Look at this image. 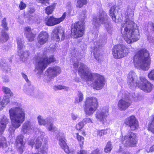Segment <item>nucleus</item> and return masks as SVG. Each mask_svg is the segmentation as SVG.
<instances>
[{"label": "nucleus", "instance_id": "19", "mask_svg": "<svg viewBox=\"0 0 154 154\" xmlns=\"http://www.w3.org/2000/svg\"><path fill=\"white\" fill-rule=\"evenodd\" d=\"M137 76L136 73L133 71H131L128 74L127 82L129 87H136L139 83L136 82Z\"/></svg>", "mask_w": 154, "mask_h": 154}, {"label": "nucleus", "instance_id": "56", "mask_svg": "<svg viewBox=\"0 0 154 154\" xmlns=\"http://www.w3.org/2000/svg\"><path fill=\"white\" fill-rule=\"evenodd\" d=\"M81 148V149L80 150L79 154H87V152L86 151L82 149L83 148Z\"/></svg>", "mask_w": 154, "mask_h": 154}, {"label": "nucleus", "instance_id": "64", "mask_svg": "<svg viewBox=\"0 0 154 154\" xmlns=\"http://www.w3.org/2000/svg\"><path fill=\"white\" fill-rule=\"evenodd\" d=\"M4 81H5V82H8V80L7 79V80H5V79Z\"/></svg>", "mask_w": 154, "mask_h": 154}, {"label": "nucleus", "instance_id": "57", "mask_svg": "<svg viewBox=\"0 0 154 154\" xmlns=\"http://www.w3.org/2000/svg\"><path fill=\"white\" fill-rule=\"evenodd\" d=\"M71 117L73 120H75L77 119L78 116L77 115L72 114L71 115Z\"/></svg>", "mask_w": 154, "mask_h": 154}, {"label": "nucleus", "instance_id": "52", "mask_svg": "<svg viewBox=\"0 0 154 154\" xmlns=\"http://www.w3.org/2000/svg\"><path fill=\"white\" fill-rule=\"evenodd\" d=\"M22 77L25 79L26 82L28 83H29V81L28 79L27 76L23 72H22L21 73Z\"/></svg>", "mask_w": 154, "mask_h": 154}, {"label": "nucleus", "instance_id": "11", "mask_svg": "<svg viewBox=\"0 0 154 154\" xmlns=\"http://www.w3.org/2000/svg\"><path fill=\"white\" fill-rule=\"evenodd\" d=\"M61 68L58 66L51 67L48 68L45 72V74L47 76L48 82L52 80L57 75L61 73Z\"/></svg>", "mask_w": 154, "mask_h": 154}, {"label": "nucleus", "instance_id": "16", "mask_svg": "<svg viewBox=\"0 0 154 154\" xmlns=\"http://www.w3.org/2000/svg\"><path fill=\"white\" fill-rule=\"evenodd\" d=\"M52 38L57 42L63 40L65 38L63 30L61 27H57L55 28L53 30L51 33Z\"/></svg>", "mask_w": 154, "mask_h": 154}, {"label": "nucleus", "instance_id": "29", "mask_svg": "<svg viewBox=\"0 0 154 154\" xmlns=\"http://www.w3.org/2000/svg\"><path fill=\"white\" fill-rule=\"evenodd\" d=\"M84 23L83 21H79L72 26V29H76L84 31Z\"/></svg>", "mask_w": 154, "mask_h": 154}, {"label": "nucleus", "instance_id": "2", "mask_svg": "<svg viewBox=\"0 0 154 154\" xmlns=\"http://www.w3.org/2000/svg\"><path fill=\"white\" fill-rule=\"evenodd\" d=\"M134 63L135 66L139 69H149L151 63L149 51L145 48L138 51L134 57Z\"/></svg>", "mask_w": 154, "mask_h": 154}, {"label": "nucleus", "instance_id": "27", "mask_svg": "<svg viewBox=\"0 0 154 154\" xmlns=\"http://www.w3.org/2000/svg\"><path fill=\"white\" fill-rule=\"evenodd\" d=\"M18 55L20 58L23 59V60H25L29 57L30 54L29 51L27 50H24V49L20 50L18 51Z\"/></svg>", "mask_w": 154, "mask_h": 154}, {"label": "nucleus", "instance_id": "63", "mask_svg": "<svg viewBox=\"0 0 154 154\" xmlns=\"http://www.w3.org/2000/svg\"><path fill=\"white\" fill-rule=\"evenodd\" d=\"M151 30H152V31H151V32H152V31L153 32L152 33V35H152V38H154V32L153 31H152V29H151Z\"/></svg>", "mask_w": 154, "mask_h": 154}, {"label": "nucleus", "instance_id": "8", "mask_svg": "<svg viewBox=\"0 0 154 154\" xmlns=\"http://www.w3.org/2000/svg\"><path fill=\"white\" fill-rule=\"evenodd\" d=\"M131 103L130 94L128 92L123 93L121 98L118 102V109L121 111H125L131 105Z\"/></svg>", "mask_w": 154, "mask_h": 154}, {"label": "nucleus", "instance_id": "15", "mask_svg": "<svg viewBox=\"0 0 154 154\" xmlns=\"http://www.w3.org/2000/svg\"><path fill=\"white\" fill-rule=\"evenodd\" d=\"M124 123L128 126L131 130H134L138 127L137 120L134 116H131L127 118L125 120Z\"/></svg>", "mask_w": 154, "mask_h": 154}, {"label": "nucleus", "instance_id": "54", "mask_svg": "<svg viewBox=\"0 0 154 154\" xmlns=\"http://www.w3.org/2000/svg\"><path fill=\"white\" fill-rule=\"evenodd\" d=\"M91 154H100V150L97 148L91 152Z\"/></svg>", "mask_w": 154, "mask_h": 154}, {"label": "nucleus", "instance_id": "5", "mask_svg": "<svg viewBox=\"0 0 154 154\" xmlns=\"http://www.w3.org/2000/svg\"><path fill=\"white\" fill-rule=\"evenodd\" d=\"M84 105V109L86 115H92L98 106L97 99L95 97H88L86 98Z\"/></svg>", "mask_w": 154, "mask_h": 154}, {"label": "nucleus", "instance_id": "3", "mask_svg": "<svg viewBox=\"0 0 154 154\" xmlns=\"http://www.w3.org/2000/svg\"><path fill=\"white\" fill-rule=\"evenodd\" d=\"M9 117L12 126L14 129L13 131L19 128L24 121L25 114L24 110L21 106L13 107L9 109Z\"/></svg>", "mask_w": 154, "mask_h": 154}, {"label": "nucleus", "instance_id": "17", "mask_svg": "<svg viewBox=\"0 0 154 154\" xmlns=\"http://www.w3.org/2000/svg\"><path fill=\"white\" fill-rule=\"evenodd\" d=\"M66 14L64 13L62 16L59 18H56L53 17H51L45 20L46 24L48 26H52L57 24L63 21L65 18Z\"/></svg>", "mask_w": 154, "mask_h": 154}, {"label": "nucleus", "instance_id": "49", "mask_svg": "<svg viewBox=\"0 0 154 154\" xmlns=\"http://www.w3.org/2000/svg\"><path fill=\"white\" fill-rule=\"evenodd\" d=\"M26 7V4L23 2H21L19 5V7L21 10L24 9Z\"/></svg>", "mask_w": 154, "mask_h": 154}, {"label": "nucleus", "instance_id": "24", "mask_svg": "<svg viewBox=\"0 0 154 154\" xmlns=\"http://www.w3.org/2000/svg\"><path fill=\"white\" fill-rule=\"evenodd\" d=\"M24 34L29 41L32 42L33 41L35 36V34L32 33L30 27H27L24 29Z\"/></svg>", "mask_w": 154, "mask_h": 154}, {"label": "nucleus", "instance_id": "47", "mask_svg": "<svg viewBox=\"0 0 154 154\" xmlns=\"http://www.w3.org/2000/svg\"><path fill=\"white\" fill-rule=\"evenodd\" d=\"M148 76L150 79L154 80V69H152L149 73Z\"/></svg>", "mask_w": 154, "mask_h": 154}, {"label": "nucleus", "instance_id": "23", "mask_svg": "<svg viewBox=\"0 0 154 154\" xmlns=\"http://www.w3.org/2000/svg\"><path fill=\"white\" fill-rule=\"evenodd\" d=\"M0 135L2 134L5 130L7 125L9 122V119L4 115L2 116L0 118Z\"/></svg>", "mask_w": 154, "mask_h": 154}, {"label": "nucleus", "instance_id": "20", "mask_svg": "<svg viewBox=\"0 0 154 154\" xmlns=\"http://www.w3.org/2000/svg\"><path fill=\"white\" fill-rule=\"evenodd\" d=\"M108 115L107 111L105 110L97 111L96 113L95 117L97 120L104 124L107 121V116Z\"/></svg>", "mask_w": 154, "mask_h": 154}, {"label": "nucleus", "instance_id": "34", "mask_svg": "<svg viewBox=\"0 0 154 154\" xmlns=\"http://www.w3.org/2000/svg\"><path fill=\"white\" fill-rule=\"evenodd\" d=\"M109 15L111 17L112 20L116 22V14L115 9L114 7H112L109 11Z\"/></svg>", "mask_w": 154, "mask_h": 154}, {"label": "nucleus", "instance_id": "25", "mask_svg": "<svg viewBox=\"0 0 154 154\" xmlns=\"http://www.w3.org/2000/svg\"><path fill=\"white\" fill-rule=\"evenodd\" d=\"M23 136L20 135L17 136V144L16 145L17 148H18L20 152H22L24 148V144L23 142Z\"/></svg>", "mask_w": 154, "mask_h": 154}, {"label": "nucleus", "instance_id": "28", "mask_svg": "<svg viewBox=\"0 0 154 154\" xmlns=\"http://www.w3.org/2000/svg\"><path fill=\"white\" fill-rule=\"evenodd\" d=\"M23 91L26 94L30 95H32L34 92V88L30 85L26 84L23 87Z\"/></svg>", "mask_w": 154, "mask_h": 154}, {"label": "nucleus", "instance_id": "39", "mask_svg": "<svg viewBox=\"0 0 154 154\" xmlns=\"http://www.w3.org/2000/svg\"><path fill=\"white\" fill-rule=\"evenodd\" d=\"M110 130L109 129L103 130L101 131L98 130L97 131V136L101 137L103 135L106 134L110 132Z\"/></svg>", "mask_w": 154, "mask_h": 154}, {"label": "nucleus", "instance_id": "10", "mask_svg": "<svg viewBox=\"0 0 154 154\" xmlns=\"http://www.w3.org/2000/svg\"><path fill=\"white\" fill-rule=\"evenodd\" d=\"M136 135L130 131L121 139L122 143L126 147L134 146L136 143Z\"/></svg>", "mask_w": 154, "mask_h": 154}, {"label": "nucleus", "instance_id": "43", "mask_svg": "<svg viewBox=\"0 0 154 154\" xmlns=\"http://www.w3.org/2000/svg\"><path fill=\"white\" fill-rule=\"evenodd\" d=\"M112 149V146L110 142H108L106 146L104 149V151L108 153L110 152Z\"/></svg>", "mask_w": 154, "mask_h": 154}, {"label": "nucleus", "instance_id": "59", "mask_svg": "<svg viewBox=\"0 0 154 154\" xmlns=\"http://www.w3.org/2000/svg\"><path fill=\"white\" fill-rule=\"evenodd\" d=\"M82 16H83L84 17L83 19H84L87 17V15L86 12H83L82 14Z\"/></svg>", "mask_w": 154, "mask_h": 154}, {"label": "nucleus", "instance_id": "45", "mask_svg": "<svg viewBox=\"0 0 154 154\" xmlns=\"http://www.w3.org/2000/svg\"><path fill=\"white\" fill-rule=\"evenodd\" d=\"M54 88L55 90H57V89L61 90L62 89L67 90L69 88L68 87H66L63 86L59 85L55 86H54Z\"/></svg>", "mask_w": 154, "mask_h": 154}, {"label": "nucleus", "instance_id": "35", "mask_svg": "<svg viewBox=\"0 0 154 154\" xmlns=\"http://www.w3.org/2000/svg\"><path fill=\"white\" fill-rule=\"evenodd\" d=\"M76 138L79 142L80 146L81 148H83V145L84 141V138L81 136L79 135L78 133L76 134Z\"/></svg>", "mask_w": 154, "mask_h": 154}, {"label": "nucleus", "instance_id": "14", "mask_svg": "<svg viewBox=\"0 0 154 154\" xmlns=\"http://www.w3.org/2000/svg\"><path fill=\"white\" fill-rule=\"evenodd\" d=\"M92 75V78L94 77L95 80L93 83V87L94 89L97 90H99L102 88L104 86L105 84L104 78L103 76L99 74L93 75Z\"/></svg>", "mask_w": 154, "mask_h": 154}, {"label": "nucleus", "instance_id": "37", "mask_svg": "<svg viewBox=\"0 0 154 154\" xmlns=\"http://www.w3.org/2000/svg\"><path fill=\"white\" fill-rule=\"evenodd\" d=\"M78 97L76 98L75 102L79 103L82 101L83 99V95L82 93L79 91L77 93Z\"/></svg>", "mask_w": 154, "mask_h": 154}, {"label": "nucleus", "instance_id": "7", "mask_svg": "<svg viewBox=\"0 0 154 154\" xmlns=\"http://www.w3.org/2000/svg\"><path fill=\"white\" fill-rule=\"evenodd\" d=\"M107 17L106 14L103 11H100L98 17L94 19L93 23L97 27L100 24L104 23L107 31L110 32L112 27L111 24L107 20Z\"/></svg>", "mask_w": 154, "mask_h": 154}, {"label": "nucleus", "instance_id": "61", "mask_svg": "<svg viewBox=\"0 0 154 154\" xmlns=\"http://www.w3.org/2000/svg\"><path fill=\"white\" fill-rule=\"evenodd\" d=\"M147 38H148V40H149V42L152 41V40H151V38H150V37H149V36H148Z\"/></svg>", "mask_w": 154, "mask_h": 154}, {"label": "nucleus", "instance_id": "21", "mask_svg": "<svg viewBox=\"0 0 154 154\" xmlns=\"http://www.w3.org/2000/svg\"><path fill=\"white\" fill-rule=\"evenodd\" d=\"M101 41H100L98 43H97V45L94 47V55L95 58L99 62H100L102 59V54H101L100 52V49L101 48V46L103 44L102 43Z\"/></svg>", "mask_w": 154, "mask_h": 154}, {"label": "nucleus", "instance_id": "26", "mask_svg": "<svg viewBox=\"0 0 154 154\" xmlns=\"http://www.w3.org/2000/svg\"><path fill=\"white\" fill-rule=\"evenodd\" d=\"M59 144L65 152L67 153L70 152L69 147L67 145L64 138H60L59 139Z\"/></svg>", "mask_w": 154, "mask_h": 154}, {"label": "nucleus", "instance_id": "53", "mask_svg": "<svg viewBox=\"0 0 154 154\" xmlns=\"http://www.w3.org/2000/svg\"><path fill=\"white\" fill-rule=\"evenodd\" d=\"M39 135L38 137H39V139L41 140H43L45 136V133L43 132H40L39 134Z\"/></svg>", "mask_w": 154, "mask_h": 154}, {"label": "nucleus", "instance_id": "33", "mask_svg": "<svg viewBox=\"0 0 154 154\" xmlns=\"http://www.w3.org/2000/svg\"><path fill=\"white\" fill-rule=\"evenodd\" d=\"M8 35L4 31L2 30L0 36V41L2 42H5L8 39Z\"/></svg>", "mask_w": 154, "mask_h": 154}, {"label": "nucleus", "instance_id": "31", "mask_svg": "<svg viewBox=\"0 0 154 154\" xmlns=\"http://www.w3.org/2000/svg\"><path fill=\"white\" fill-rule=\"evenodd\" d=\"M1 98L0 97V109H3L7 104L9 103L10 100L9 98L7 96H4L2 101H1Z\"/></svg>", "mask_w": 154, "mask_h": 154}, {"label": "nucleus", "instance_id": "60", "mask_svg": "<svg viewBox=\"0 0 154 154\" xmlns=\"http://www.w3.org/2000/svg\"><path fill=\"white\" fill-rule=\"evenodd\" d=\"M149 140L151 142H152L154 141V137H151L149 138Z\"/></svg>", "mask_w": 154, "mask_h": 154}, {"label": "nucleus", "instance_id": "22", "mask_svg": "<svg viewBox=\"0 0 154 154\" xmlns=\"http://www.w3.org/2000/svg\"><path fill=\"white\" fill-rule=\"evenodd\" d=\"M49 35L46 32H42L38 36L37 40L38 43L41 45L44 44L47 42Z\"/></svg>", "mask_w": 154, "mask_h": 154}, {"label": "nucleus", "instance_id": "18", "mask_svg": "<svg viewBox=\"0 0 154 154\" xmlns=\"http://www.w3.org/2000/svg\"><path fill=\"white\" fill-rule=\"evenodd\" d=\"M35 128V127L32 122L27 121L22 125L21 131L23 134H29Z\"/></svg>", "mask_w": 154, "mask_h": 154}, {"label": "nucleus", "instance_id": "9", "mask_svg": "<svg viewBox=\"0 0 154 154\" xmlns=\"http://www.w3.org/2000/svg\"><path fill=\"white\" fill-rule=\"evenodd\" d=\"M129 52L128 49L124 45H120L114 46L112 54L116 59H119L126 56Z\"/></svg>", "mask_w": 154, "mask_h": 154}, {"label": "nucleus", "instance_id": "6", "mask_svg": "<svg viewBox=\"0 0 154 154\" xmlns=\"http://www.w3.org/2000/svg\"><path fill=\"white\" fill-rule=\"evenodd\" d=\"M79 65L80 66L78 70V72L81 77L86 80H91L92 77L91 73L89 71V69L85 64L82 63H79L77 61L73 64L74 69H77Z\"/></svg>", "mask_w": 154, "mask_h": 154}, {"label": "nucleus", "instance_id": "44", "mask_svg": "<svg viewBox=\"0 0 154 154\" xmlns=\"http://www.w3.org/2000/svg\"><path fill=\"white\" fill-rule=\"evenodd\" d=\"M7 23L6 22V19L4 18L2 20V26L4 28V29L6 30H8V28L7 26Z\"/></svg>", "mask_w": 154, "mask_h": 154}, {"label": "nucleus", "instance_id": "12", "mask_svg": "<svg viewBox=\"0 0 154 154\" xmlns=\"http://www.w3.org/2000/svg\"><path fill=\"white\" fill-rule=\"evenodd\" d=\"M38 120L40 125H48V128L49 131H55L57 129L54 126L53 119L51 118H48L44 119L41 116L39 115L38 117Z\"/></svg>", "mask_w": 154, "mask_h": 154}, {"label": "nucleus", "instance_id": "50", "mask_svg": "<svg viewBox=\"0 0 154 154\" xmlns=\"http://www.w3.org/2000/svg\"><path fill=\"white\" fill-rule=\"evenodd\" d=\"M39 1L40 2L43 4H44L45 5H48V0H36Z\"/></svg>", "mask_w": 154, "mask_h": 154}, {"label": "nucleus", "instance_id": "42", "mask_svg": "<svg viewBox=\"0 0 154 154\" xmlns=\"http://www.w3.org/2000/svg\"><path fill=\"white\" fill-rule=\"evenodd\" d=\"M2 90L3 92L6 94H9L10 97L12 96L13 95V93L11 91L10 89L7 87H3Z\"/></svg>", "mask_w": 154, "mask_h": 154}, {"label": "nucleus", "instance_id": "13", "mask_svg": "<svg viewBox=\"0 0 154 154\" xmlns=\"http://www.w3.org/2000/svg\"><path fill=\"white\" fill-rule=\"evenodd\" d=\"M140 82L138 83L137 86L145 92H150L152 89L153 85L143 77H140Z\"/></svg>", "mask_w": 154, "mask_h": 154}, {"label": "nucleus", "instance_id": "41", "mask_svg": "<svg viewBox=\"0 0 154 154\" xmlns=\"http://www.w3.org/2000/svg\"><path fill=\"white\" fill-rule=\"evenodd\" d=\"M42 140L39 139V137H37L35 141V147L36 149H38L41 147L42 145Z\"/></svg>", "mask_w": 154, "mask_h": 154}, {"label": "nucleus", "instance_id": "38", "mask_svg": "<svg viewBox=\"0 0 154 154\" xmlns=\"http://www.w3.org/2000/svg\"><path fill=\"white\" fill-rule=\"evenodd\" d=\"M88 3L87 0H78L77 1V7L81 8L85 5H86Z\"/></svg>", "mask_w": 154, "mask_h": 154}, {"label": "nucleus", "instance_id": "62", "mask_svg": "<svg viewBox=\"0 0 154 154\" xmlns=\"http://www.w3.org/2000/svg\"><path fill=\"white\" fill-rule=\"evenodd\" d=\"M122 154H131L129 152H123V153Z\"/></svg>", "mask_w": 154, "mask_h": 154}, {"label": "nucleus", "instance_id": "1", "mask_svg": "<svg viewBox=\"0 0 154 154\" xmlns=\"http://www.w3.org/2000/svg\"><path fill=\"white\" fill-rule=\"evenodd\" d=\"M125 14L128 16L122 25V35L128 43L131 44L137 41L139 38V30L137 25L132 20L134 12L132 9H128Z\"/></svg>", "mask_w": 154, "mask_h": 154}, {"label": "nucleus", "instance_id": "46", "mask_svg": "<svg viewBox=\"0 0 154 154\" xmlns=\"http://www.w3.org/2000/svg\"><path fill=\"white\" fill-rule=\"evenodd\" d=\"M47 145L46 143H44L40 147V152L43 153L47 151L48 149Z\"/></svg>", "mask_w": 154, "mask_h": 154}, {"label": "nucleus", "instance_id": "58", "mask_svg": "<svg viewBox=\"0 0 154 154\" xmlns=\"http://www.w3.org/2000/svg\"><path fill=\"white\" fill-rule=\"evenodd\" d=\"M154 151V145L150 147L149 149V151H147V152H152Z\"/></svg>", "mask_w": 154, "mask_h": 154}, {"label": "nucleus", "instance_id": "48", "mask_svg": "<svg viewBox=\"0 0 154 154\" xmlns=\"http://www.w3.org/2000/svg\"><path fill=\"white\" fill-rule=\"evenodd\" d=\"M84 126V122H79L76 125V129L78 130H80Z\"/></svg>", "mask_w": 154, "mask_h": 154}, {"label": "nucleus", "instance_id": "55", "mask_svg": "<svg viewBox=\"0 0 154 154\" xmlns=\"http://www.w3.org/2000/svg\"><path fill=\"white\" fill-rule=\"evenodd\" d=\"M29 145L31 146H32L35 144V142L33 139H31L28 142Z\"/></svg>", "mask_w": 154, "mask_h": 154}, {"label": "nucleus", "instance_id": "4", "mask_svg": "<svg viewBox=\"0 0 154 154\" xmlns=\"http://www.w3.org/2000/svg\"><path fill=\"white\" fill-rule=\"evenodd\" d=\"M55 60L53 56L48 58L45 55L38 56L37 57L35 71L37 74H41L49 63Z\"/></svg>", "mask_w": 154, "mask_h": 154}, {"label": "nucleus", "instance_id": "32", "mask_svg": "<svg viewBox=\"0 0 154 154\" xmlns=\"http://www.w3.org/2000/svg\"><path fill=\"white\" fill-rule=\"evenodd\" d=\"M17 44L18 51L23 49L25 46L24 45V42L23 38L19 37H17Z\"/></svg>", "mask_w": 154, "mask_h": 154}, {"label": "nucleus", "instance_id": "30", "mask_svg": "<svg viewBox=\"0 0 154 154\" xmlns=\"http://www.w3.org/2000/svg\"><path fill=\"white\" fill-rule=\"evenodd\" d=\"M84 31L77 29H72V35L74 38H79L82 37L84 34Z\"/></svg>", "mask_w": 154, "mask_h": 154}, {"label": "nucleus", "instance_id": "36", "mask_svg": "<svg viewBox=\"0 0 154 154\" xmlns=\"http://www.w3.org/2000/svg\"><path fill=\"white\" fill-rule=\"evenodd\" d=\"M7 146L5 138L4 137H0V148L2 147L3 149H5Z\"/></svg>", "mask_w": 154, "mask_h": 154}, {"label": "nucleus", "instance_id": "51", "mask_svg": "<svg viewBox=\"0 0 154 154\" xmlns=\"http://www.w3.org/2000/svg\"><path fill=\"white\" fill-rule=\"evenodd\" d=\"M83 121L85 123L93 122L92 120L90 118H85L83 119Z\"/></svg>", "mask_w": 154, "mask_h": 154}, {"label": "nucleus", "instance_id": "40", "mask_svg": "<svg viewBox=\"0 0 154 154\" xmlns=\"http://www.w3.org/2000/svg\"><path fill=\"white\" fill-rule=\"evenodd\" d=\"M54 7V4L47 7L45 9L46 13L48 15L52 14Z\"/></svg>", "mask_w": 154, "mask_h": 154}]
</instances>
